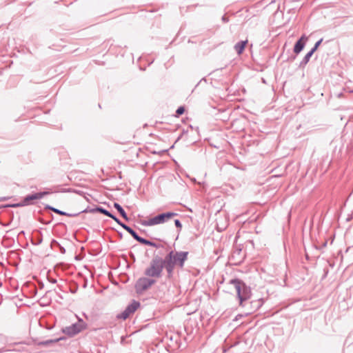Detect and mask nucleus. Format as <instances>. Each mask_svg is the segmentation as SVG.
Segmentation results:
<instances>
[{"label":"nucleus","instance_id":"nucleus-1","mask_svg":"<svg viewBox=\"0 0 353 353\" xmlns=\"http://www.w3.org/2000/svg\"><path fill=\"white\" fill-rule=\"evenodd\" d=\"M189 252L187 251H174L170 250L163 258L166 272V279L171 280L174 276V270L176 267L183 269L185 262L188 259Z\"/></svg>","mask_w":353,"mask_h":353},{"label":"nucleus","instance_id":"nucleus-2","mask_svg":"<svg viewBox=\"0 0 353 353\" xmlns=\"http://www.w3.org/2000/svg\"><path fill=\"white\" fill-rule=\"evenodd\" d=\"M228 283L234 287L237 299L239 301V305L244 307V303L249 300L252 296L250 287L239 279H231Z\"/></svg>","mask_w":353,"mask_h":353},{"label":"nucleus","instance_id":"nucleus-3","mask_svg":"<svg viewBox=\"0 0 353 353\" xmlns=\"http://www.w3.org/2000/svg\"><path fill=\"white\" fill-rule=\"evenodd\" d=\"M165 265L163 259L159 255H154L150 262L149 266L144 271L145 276L150 278H160L162 276Z\"/></svg>","mask_w":353,"mask_h":353},{"label":"nucleus","instance_id":"nucleus-4","mask_svg":"<svg viewBox=\"0 0 353 353\" xmlns=\"http://www.w3.org/2000/svg\"><path fill=\"white\" fill-rule=\"evenodd\" d=\"M178 214L172 212H167L161 214H159L157 216L150 218L148 220H141L140 223L143 226H152L155 225L162 224L173 217L177 216Z\"/></svg>","mask_w":353,"mask_h":353},{"label":"nucleus","instance_id":"nucleus-5","mask_svg":"<svg viewBox=\"0 0 353 353\" xmlns=\"http://www.w3.org/2000/svg\"><path fill=\"white\" fill-rule=\"evenodd\" d=\"M155 283L156 281L154 279H150L148 276L139 278L135 283V290L137 293H142L149 289Z\"/></svg>","mask_w":353,"mask_h":353},{"label":"nucleus","instance_id":"nucleus-6","mask_svg":"<svg viewBox=\"0 0 353 353\" xmlns=\"http://www.w3.org/2000/svg\"><path fill=\"white\" fill-rule=\"evenodd\" d=\"M140 305L139 301L132 300L125 309L121 314L117 315V318L123 320L127 319L131 314L135 312L140 307Z\"/></svg>","mask_w":353,"mask_h":353},{"label":"nucleus","instance_id":"nucleus-7","mask_svg":"<svg viewBox=\"0 0 353 353\" xmlns=\"http://www.w3.org/2000/svg\"><path fill=\"white\" fill-rule=\"evenodd\" d=\"M85 327V323L82 319H79L78 323H73L66 327L63 330V332L69 336H74L82 331Z\"/></svg>","mask_w":353,"mask_h":353},{"label":"nucleus","instance_id":"nucleus-8","mask_svg":"<svg viewBox=\"0 0 353 353\" xmlns=\"http://www.w3.org/2000/svg\"><path fill=\"white\" fill-rule=\"evenodd\" d=\"M307 37L303 34L295 43L294 46V52L296 54H299L304 48Z\"/></svg>","mask_w":353,"mask_h":353},{"label":"nucleus","instance_id":"nucleus-9","mask_svg":"<svg viewBox=\"0 0 353 353\" xmlns=\"http://www.w3.org/2000/svg\"><path fill=\"white\" fill-rule=\"evenodd\" d=\"M45 209H47V210H50L52 212H54V213L56 214H58L59 215H62V216H68V217H75V216H77L79 214H81V212H77V213H68V212H64V211H62L61 210H59L57 208H55L50 205H46L45 206Z\"/></svg>","mask_w":353,"mask_h":353},{"label":"nucleus","instance_id":"nucleus-10","mask_svg":"<svg viewBox=\"0 0 353 353\" xmlns=\"http://www.w3.org/2000/svg\"><path fill=\"white\" fill-rule=\"evenodd\" d=\"M248 42V40L240 41L234 45V48L239 55L243 53Z\"/></svg>","mask_w":353,"mask_h":353},{"label":"nucleus","instance_id":"nucleus-11","mask_svg":"<svg viewBox=\"0 0 353 353\" xmlns=\"http://www.w3.org/2000/svg\"><path fill=\"white\" fill-rule=\"evenodd\" d=\"M232 259L240 263L243 259L244 256L242 255V250L240 248H236L232 254Z\"/></svg>","mask_w":353,"mask_h":353},{"label":"nucleus","instance_id":"nucleus-12","mask_svg":"<svg viewBox=\"0 0 353 353\" xmlns=\"http://www.w3.org/2000/svg\"><path fill=\"white\" fill-rule=\"evenodd\" d=\"M114 208L119 212L120 215L126 221H128V215L125 212V211L123 210L122 206L118 203H114Z\"/></svg>","mask_w":353,"mask_h":353},{"label":"nucleus","instance_id":"nucleus-13","mask_svg":"<svg viewBox=\"0 0 353 353\" xmlns=\"http://www.w3.org/2000/svg\"><path fill=\"white\" fill-rule=\"evenodd\" d=\"M37 197L36 196V194H28L27 196H26L23 199V205H30L32 204V201H34V200H37Z\"/></svg>","mask_w":353,"mask_h":353},{"label":"nucleus","instance_id":"nucleus-14","mask_svg":"<svg viewBox=\"0 0 353 353\" xmlns=\"http://www.w3.org/2000/svg\"><path fill=\"white\" fill-rule=\"evenodd\" d=\"M314 53L310 50L305 55L300 63V67H304L310 61L311 57Z\"/></svg>","mask_w":353,"mask_h":353},{"label":"nucleus","instance_id":"nucleus-15","mask_svg":"<svg viewBox=\"0 0 353 353\" xmlns=\"http://www.w3.org/2000/svg\"><path fill=\"white\" fill-rule=\"evenodd\" d=\"M42 235L41 232H39L38 235L35 236L32 240V244L35 245H40L42 243Z\"/></svg>","mask_w":353,"mask_h":353},{"label":"nucleus","instance_id":"nucleus-16","mask_svg":"<svg viewBox=\"0 0 353 353\" xmlns=\"http://www.w3.org/2000/svg\"><path fill=\"white\" fill-rule=\"evenodd\" d=\"M61 339V338H59V339L46 340V341H43L40 342L39 344L41 345L47 346L51 343H57V342L59 341Z\"/></svg>","mask_w":353,"mask_h":353},{"label":"nucleus","instance_id":"nucleus-17","mask_svg":"<svg viewBox=\"0 0 353 353\" xmlns=\"http://www.w3.org/2000/svg\"><path fill=\"white\" fill-rule=\"evenodd\" d=\"M124 230H125L128 233H130L135 240L139 236L138 234L128 225L125 226Z\"/></svg>","mask_w":353,"mask_h":353},{"label":"nucleus","instance_id":"nucleus-18","mask_svg":"<svg viewBox=\"0 0 353 353\" xmlns=\"http://www.w3.org/2000/svg\"><path fill=\"white\" fill-rule=\"evenodd\" d=\"M322 41H323V39L322 38L320 39L319 41H317L315 43V44L313 46V48L310 50V51L312 52L313 53H314L317 50V49L319 47V46L321 44Z\"/></svg>","mask_w":353,"mask_h":353},{"label":"nucleus","instance_id":"nucleus-19","mask_svg":"<svg viewBox=\"0 0 353 353\" xmlns=\"http://www.w3.org/2000/svg\"><path fill=\"white\" fill-rule=\"evenodd\" d=\"M21 206H24L23 201H21V202L18 203H14V204H8V205H3V208H8V207H10V208H17V207H21Z\"/></svg>","mask_w":353,"mask_h":353},{"label":"nucleus","instance_id":"nucleus-20","mask_svg":"<svg viewBox=\"0 0 353 353\" xmlns=\"http://www.w3.org/2000/svg\"><path fill=\"white\" fill-rule=\"evenodd\" d=\"M98 212L101 213V214H103L105 216H108V210H107L106 209L101 207V206H97V210Z\"/></svg>","mask_w":353,"mask_h":353},{"label":"nucleus","instance_id":"nucleus-21","mask_svg":"<svg viewBox=\"0 0 353 353\" xmlns=\"http://www.w3.org/2000/svg\"><path fill=\"white\" fill-rule=\"evenodd\" d=\"M136 241H137L139 243L143 244V245H148L149 240L145 239L140 236H138L136 239Z\"/></svg>","mask_w":353,"mask_h":353},{"label":"nucleus","instance_id":"nucleus-22","mask_svg":"<svg viewBox=\"0 0 353 353\" xmlns=\"http://www.w3.org/2000/svg\"><path fill=\"white\" fill-rule=\"evenodd\" d=\"M147 245L152 246V247H154L156 248H164V246L162 244H158V243H156L151 241H148V243Z\"/></svg>","mask_w":353,"mask_h":353},{"label":"nucleus","instance_id":"nucleus-23","mask_svg":"<svg viewBox=\"0 0 353 353\" xmlns=\"http://www.w3.org/2000/svg\"><path fill=\"white\" fill-rule=\"evenodd\" d=\"M97 210V207L94 208H90V207H88L86 208L85 209H84L83 210L81 211L80 212L81 213H83V212H85V213H88V212H90V213H95V212H98Z\"/></svg>","mask_w":353,"mask_h":353},{"label":"nucleus","instance_id":"nucleus-24","mask_svg":"<svg viewBox=\"0 0 353 353\" xmlns=\"http://www.w3.org/2000/svg\"><path fill=\"white\" fill-rule=\"evenodd\" d=\"M185 112V108L183 106H180L177 108L176 110V117H179L181 114H183Z\"/></svg>","mask_w":353,"mask_h":353},{"label":"nucleus","instance_id":"nucleus-25","mask_svg":"<svg viewBox=\"0 0 353 353\" xmlns=\"http://www.w3.org/2000/svg\"><path fill=\"white\" fill-rule=\"evenodd\" d=\"M174 225L177 228L178 232L179 233L182 228V224H181V221L179 219H175Z\"/></svg>","mask_w":353,"mask_h":353},{"label":"nucleus","instance_id":"nucleus-26","mask_svg":"<svg viewBox=\"0 0 353 353\" xmlns=\"http://www.w3.org/2000/svg\"><path fill=\"white\" fill-rule=\"evenodd\" d=\"M36 194V196L37 197V199H42L44 196L47 195V194H49L50 192H37L35 193Z\"/></svg>","mask_w":353,"mask_h":353},{"label":"nucleus","instance_id":"nucleus-27","mask_svg":"<svg viewBox=\"0 0 353 353\" xmlns=\"http://www.w3.org/2000/svg\"><path fill=\"white\" fill-rule=\"evenodd\" d=\"M36 194V196L37 197V199H42L44 196L47 195V194H49L50 192H37L35 193Z\"/></svg>","mask_w":353,"mask_h":353},{"label":"nucleus","instance_id":"nucleus-28","mask_svg":"<svg viewBox=\"0 0 353 353\" xmlns=\"http://www.w3.org/2000/svg\"><path fill=\"white\" fill-rule=\"evenodd\" d=\"M114 221L119 224V225H121L123 229L125 228V226H127L126 224H125L124 223H123L118 217H117V219L114 220Z\"/></svg>","mask_w":353,"mask_h":353},{"label":"nucleus","instance_id":"nucleus-29","mask_svg":"<svg viewBox=\"0 0 353 353\" xmlns=\"http://www.w3.org/2000/svg\"><path fill=\"white\" fill-rule=\"evenodd\" d=\"M252 303H254L255 305L254 307L256 309L259 308L261 306V305H262L261 301L260 299L257 300V301H256L254 302H252Z\"/></svg>","mask_w":353,"mask_h":353},{"label":"nucleus","instance_id":"nucleus-30","mask_svg":"<svg viewBox=\"0 0 353 353\" xmlns=\"http://www.w3.org/2000/svg\"><path fill=\"white\" fill-rule=\"evenodd\" d=\"M107 216L112 219L114 221L117 219V216H116L115 215L112 214L110 212H108V214Z\"/></svg>","mask_w":353,"mask_h":353},{"label":"nucleus","instance_id":"nucleus-31","mask_svg":"<svg viewBox=\"0 0 353 353\" xmlns=\"http://www.w3.org/2000/svg\"><path fill=\"white\" fill-rule=\"evenodd\" d=\"M107 216L112 219L114 221L117 219V216H116L115 215L112 214L110 212H108V214Z\"/></svg>","mask_w":353,"mask_h":353},{"label":"nucleus","instance_id":"nucleus-32","mask_svg":"<svg viewBox=\"0 0 353 353\" xmlns=\"http://www.w3.org/2000/svg\"><path fill=\"white\" fill-rule=\"evenodd\" d=\"M10 199V196H2V197H0V201H8Z\"/></svg>","mask_w":353,"mask_h":353},{"label":"nucleus","instance_id":"nucleus-33","mask_svg":"<svg viewBox=\"0 0 353 353\" xmlns=\"http://www.w3.org/2000/svg\"><path fill=\"white\" fill-rule=\"evenodd\" d=\"M48 280L49 281V282H50L52 283H56L57 281L56 279H52V278H50V277H48Z\"/></svg>","mask_w":353,"mask_h":353},{"label":"nucleus","instance_id":"nucleus-34","mask_svg":"<svg viewBox=\"0 0 353 353\" xmlns=\"http://www.w3.org/2000/svg\"><path fill=\"white\" fill-rule=\"evenodd\" d=\"M221 19L224 23H227L229 21L228 18L225 15H223Z\"/></svg>","mask_w":353,"mask_h":353},{"label":"nucleus","instance_id":"nucleus-35","mask_svg":"<svg viewBox=\"0 0 353 353\" xmlns=\"http://www.w3.org/2000/svg\"><path fill=\"white\" fill-rule=\"evenodd\" d=\"M52 243H57V242L56 241V240H52Z\"/></svg>","mask_w":353,"mask_h":353},{"label":"nucleus","instance_id":"nucleus-36","mask_svg":"<svg viewBox=\"0 0 353 353\" xmlns=\"http://www.w3.org/2000/svg\"><path fill=\"white\" fill-rule=\"evenodd\" d=\"M119 236H120L121 237H122V234H121V233H119Z\"/></svg>","mask_w":353,"mask_h":353},{"label":"nucleus","instance_id":"nucleus-37","mask_svg":"<svg viewBox=\"0 0 353 353\" xmlns=\"http://www.w3.org/2000/svg\"><path fill=\"white\" fill-rule=\"evenodd\" d=\"M61 251L65 252V248L61 249Z\"/></svg>","mask_w":353,"mask_h":353},{"label":"nucleus","instance_id":"nucleus-38","mask_svg":"<svg viewBox=\"0 0 353 353\" xmlns=\"http://www.w3.org/2000/svg\"><path fill=\"white\" fill-rule=\"evenodd\" d=\"M61 251L65 252V248L61 249Z\"/></svg>","mask_w":353,"mask_h":353}]
</instances>
